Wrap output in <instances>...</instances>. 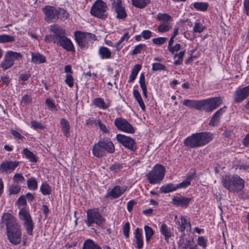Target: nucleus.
<instances>
[{"label": "nucleus", "mask_w": 249, "mask_h": 249, "mask_svg": "<svg viewBox=\"0 0 249 249\" xmlns=\"http://www.w3.org/2000/svg\"><path fill=\"white\" fill-rule=\"evenodd\" d=\"M1 224L6 226L7 238L12 244L17 245L21 241L22 231L20 225L10 213H4L1 218Z\"/></svg>", "instance_id": "f257e3e1"}, {"label": "nucleus", "mask_w": 249, "mask_h": 249, "mask_svg": "<svg viewBox=\"0 0 249 249\" xmlns=\"http://www.w3.org/2000/svg\"><path fill=\"white\" fill-rule=\"evenodd\" d=\"M212 134L206 132L193 134L186 138L184 141V145L190 148L203 146L209 143L212 140Z\"/></svg>", "instance_id": "f03ea898"}, {"label": "nucleus", "mask_w": 249, "mask_h": 249, "mask_svg": "<svg viewBox=\"0 0 249 249\" xmlns=\"http://www.w3.org/2000/svg\"><path fill=\"white\" fill-rule=\"evenodd\" d=\"M223 185L230 192L241 190L244 186V181L238 176H225L222 180Z\"/></svg>", "instance_id": "7ed1b4c3"}, {"label": "nucleus", "mask_w": 249, "mask_h": 249, "mask_svg": "<svg viewBox=\"0 0 249 249\" xmlns=\"http://www.w3.org/2000/svg\"><path fill=\"white\" fill-rule=\"evenodd\" d=\"M165 172L164 166L157 164L146 175L147 179L150 184H159L162 180Z\"/></svg>", "instance_id": "20e7f679"}, {"label": "nucleus", "mask_w": 249, "mask_h": 249, "mask_svg": "<svg viewBox=\"0 0 249 249\" xmlns=\"http://www.w3.org/2000/svg\"><path fill=\"white\" fill-rule=\"evenodd\" d=\"M108 7L107 4L102 0L94 2L90 9V14L98 18L105 19L107 16Z\"/></svg>", "instance_id": "39448f33"}, {"label": "nucleus", "mask_w": 249, "mask_h": 249, "mask_svg": "<svg viewBox=\"0 0 249 249\" xmlns=\"http://www.w3.org/2000/svg\"><path fill=\"white\" fill-rule=\"evenodd\" d=\"M87 217V218L85 221L88 227L91 226L94 223L99 226H102L105 221L104 218L101 216L97 209L88 210Z\"/></svg>", "instance_id": "423d86ee"}, {"label": "nucleus", "mask_w": 249, "mask_h": 249, "mask_svg": "<svg viewBox=\"0 0 249 249\" xmlns=\"http://www.w3.org/2000/svg\"><path fill=\"white\" fill-rule=\"evenodd\" d=\"M74 36L77 43L81 48L86 47L89 42L96 39L95 35L79 31L74 32Z\"/></svg>", "instance_id": "0eeeda50"}, {"label": "nucleus", "mask_w": 249, "mask_h": 249, "mask_svg": "<svg viewBox=\"0 0 249 249\" xmlns=\"http://www.w3.org/2000/svg\"><path fill=\"white\" fill-rule=\"evenodd\" d=\"M116 139L119 142L131 151H135L136 150V142L132 138L124 135L118 134Z\"/></svg>", "instance_id": "6e6552de"}, {"label": "nucleus", "mask_w": 249, "mask_h": 249, "mask_svg": "<svg viewBox=\"0 0 249 249\" xmlns=\"http://www.w3.org/2000/svg\"><path fill=\"white\" fill-rule=\"evenodd\" d=\"M114 124L119 130L126 133H134L135 131L127 120L122 118H116L114 121Z\"/></svg>", "instance_id": "1a4fd4ad"}, {"label": "nucleus", "mask_w": 249, "mask_h": 249, "mask_svg": "<svg viewBox=\"0 0 249 249\" xmlns=\"http://www.w3.org/2000/svg\"><path fill=\"white\" fill-rule=\"evenodd\" d=\"M58 8L51 6H47L43 8V11L47 21L55 22L59 18Z\"/></svg>", "instance_id": "9d476101"}, {"label": "nucleus", "mask_w": 249, "mask_h": 249, "mask_svg": "<svg viewBox=\"0 0 249 249\" xmlns=\"http://www.w3.org/2000/svg\"><path fill=\"white\" fill-rule=\"evenodd\" d=\"M54 43L59 46L62 47L68 51H72L74 49L72 42L65 35L61 36H57L54 38Z\"/></svg>", "instance_id": "9b49d317"}, {"label": "nucleus", "mask_w": 249, "mask_h": 249, "mask_svg": "<svg viewBox=\"0 0 249 249\" xmlns=\"http://www.w3.org/2000/svg\"><path fill=\"white\" fill-rule=\"evenodd\" d=\"M18 164V161L4 160L0 165V171L2 173H11L15 169Z\"/></svg>", "instance_id": "f8f14e48"}, {"label": "nucleus", "mask_w": 249, "mask_h": 249, "mask_svg": "<svg viewBox=\"0 0 249 249\" xmlns=\"http://www.w3.org/2000/svg\"><path fill=\"white\" fill-rule=\"evenodd\" d=\"M206 112H212L217 108L223 103L221 97H217L207 99Z\"/></svg>", "instance_id": "ddd939ff"}, {"label": "nucleus", "mask_w": 249, "mask_h": 249, "mask_svg": "<svg viewBox=\"0 0 249 249\" xmlns=\"http://www.w3.org/2000/svg\"><path fill=\"white\" fill-rule=\"evenodd\" d=\"M126 187H121L119 185L114 186L111 191L108 192L106 197L110 199H116L122 195L126 191Z\"/></svg>", "instance_id": "4468645a"}, {"label": "nucleus", "mask_w": 249, "mask_h": 249, "mask_svg": "<svg viewBox=\"0 0 249 249\" xmlns=\"http://www.w3.org/2000/svg\"><path fill=\"white\" fill-rule=\"evenodd\" d=\"M112 6L116 13V18H117L124 19L126 17V13L124 8L122 6L121 0H116V1L113 3Z\"/></svg>", "instance_id": "2eb2a0df"}, {"label": "nucleus", "mask_w": 249, "mask_h": 249, "mask_svg": "<svg viewBox=\"0 0 249 249\" xmlns=\"http://www.w3.org/2000/svg\"><path fill=\"white\" fill-rule=\"evenodd\" d=\"M249 95V85L241 89H238L234 93V99L236 102L243 101Z\"/></svg>", "instance_id": "dca6fc26"}, {"label": "nucleus", "mask_w": 249, "mask_h": 249, "mask_svg": "<svg viewBox=\"0 0 249 249\" xmlns=\"http://www.w3.org/2000/svg\"><path fill=\"white\" fill-rule=\"evenodd\" d=\"M103 149L106 153L112 154L115 151V146L110 139H103L98 141Z\"/></svg>", "instance_id": "f3484780"}, {"label": "nucleus", "mask_w": 249, "mask_h": 249, "mask_svg": "<svg viewBox=\"0 0 249 249\" xmlns=\"http://www.w3.org/2000/svg\"><path fill=\"white\" fill-rule=\"evenodd\" d=\"M160 231L166 242H168L169 238L173 236V229L164 223L160 224Z\"/></svg>", "instance_id": "a211bd4d"}, {"label": "nucleus", "mask_w": 249, "mask_h": 249, "mask_svg": "<svg viewBox=\"0 0 249 249\" xmlns=\"http://www.w3.org/2000/svg\"><path fill=\"white\" fill-rule=\"evenodd\" d=\"M178 229L182 233L179 242H180L181 240H183L184 236H185V230L188 227L190 230L191 229V226L190 223L188 221V219L185 216H181L180 218V221L178 222Z\"/></svg>", "instance_id": "6ab92c4d"}, {"label": "nucleus", "mask_w": 249, "mask_h": 249, "mask_svg": "<svg viewBox=\"0 0 249 249\" xmlns=\"http://www.w3.org/2000/svg\"><path fill=\"white\" fill-rule=\"evenodd\" d=\"M225 108H226L225 107L220 108L214 113L209 123L210 125L214 126L218 124L220 117L225 112Z\"/></svg>", "instance_id": "aec40b11"}, {"label": "nucleus", "mask_w": 249, "mask_h": 249, "mask_svg": "<svg viewBox=\"0 0 249 249\" xmlns=\"http://www.w3.org/2000/svg\"><path fill=\"white\" fill-rule=\"evenodd\" d=\"M134 241L137 244L136 248L138 249H142L143 247V241L141 230L137 228L134 231Z\"/></svg>", "instance_id": "412c9836"}, {"label": "nucleus", "mask_w": 249, "mask_h": 249, "mask_svg": "<svg viewBox=\"0 0 249 249\" xmlns=\"http://www.w3.org/2000/svg\"><path fill=\"white\" fill-rule=\"evenodd\" d=\"M191 201V198L182 196L174 197L173 202L174 205L180 206L182 207L186 208Z\"/></svg>", "instance_id": "4be33fe9"}, {"label": "nucleus", "mask_w": 249, "mask_h": 249, "mask_svg": "<svg viewBox=\"0 0 249 249\" xmlns=\"http://www.w3.org/2000/svg\"><path fill=\"white\" fill-rule=\"evenodd\" d=\"M92 152L93 155L98 158H101L106 155L99 142L94 144L92 149Z\"/></svg>", "instance_id": "5701e85b"}, {"label": "nucleus", "mask_w": 249, "mask_h": 249, "mask_svg": "<svg viewBox=\"0 0 249 249\" xmlns=\"http://www.w3.org/2000/svg\"><path fill=\"white\" fill-rule=\"evenodd\" d=\"M31 61L36 64H41L46 62V57L39 53H31Z\"/></svg>", "instance_id": "b1692460"}, {"label": "nucleus", "mask_w": 249, "mask_h": 249, "mask_svg": "<svg viewBox=\"0 0 249 249\" xmlns=\"http://www.w3.org/2000/svg\"><path fill=\"white\" fill-rule=\"evenodd\" d=\"M19 218L23 222L32 220L29 210L25 208H21L19 212Z\"/></svg>", "instance_id": "393cba45"}, {"label": "nucleus", "mask_w": 249, "mask_h": 249, "mask_svg": "<svg viewBox=\"0 0 249 249\" xmlns=\"http://www.w3.org/2000/svg\"><path fill=\"white\" fill-rule=\"evenodd\" d=\"M60 125L62 131L66 137L70 136V124L69 122L65 119H61L60 120Z\"/></svg>", "instance_id": "a878e982"}, {"label": "nucleus", "mask_w": 249, "mask_h": 249, "mask_svg": "<svg viewBox=\"0 0 249 249\" xmlns=\"http://www.w3.org/2000/svg\"><path fill=\"white\" fill-rule=\"evenodd\" d=\"M157 19L161 23H171L173 20V18L167 13H160L157 15Z\"/></svg>", "instance_id": "bb28decb"}, {"label": "nucleus", "mask_w": 249, "mask_h": 249, "mask_svg": "<svg viewBox=\"0 0 249 249\" xmlns=\"http://www.w3.org/2000/svg\"><path fill=\"white\" fill-rule=\"evenodd\" d=\"M87 123L89 124H94L95 126H98L99 127L100 129L104 133H109V131L106 127V126L105 124H103L101 123V120L99 119L96 120H91V119H89Z\"/></svg>", "instance_id": "cd10ccee"}, {"label": "nucleus", "mask_w": 249, "mask_h": 249, "mask_svg": "<svg viewBox=\"0 0 249 249\" xmlns=\"http://www.w3.org/2000/svg\"><path fill=\"white\" fill-rule=\"evenodd\" d=\"M98 53L103 59H108L111 57V52L107 47L104 46H102L99 48Z\"/></svg>", "instance_id": "c85d7f7f"}, {"label": "nucleus", "mask_w": 249, "mask_h": 249, "mask_svg": "<svg viewBox=\"0 0 249 249\" xmlns=\"http://www.w3.org/2000/svg\"><path fill=\"white\" fill-rule=\"evenodd\" d=\"M82 249H101V248L92 240L88 239L84 242Z\"/></svg>", "instance_id": "c756f323"}, {"label": "nucleus", "mask_w": 249, "mask_h": 249, "mask_svg": "<svg viewBox=\"0 0 249 249\" xmlns=\"http://www.w3.org/2000/svg\"><path fill=\"white\" fill-rule=\"evenodd\" d=\"M93 103L96 107L103 109H106L109 107V103H105L102 98L99 97L95 98Z\"/></svg>", "instance_id": "7c9ffc66"}, {"label": "nucleus", "mask_w": 249, "mask_h": 249, "mask_svg": "<svg viewBox=\"0 0 249 249\" xmlns=\"http://www.w3.org/2000/svg\"><path fill=\"white\" fill-rule=\"evenodd\" d=\"M177 189V185L173 183H169L162 186L160 188L161 192L166 194L174 191Z\"/></svg>", "instance_id": "2f4dec72"}, {"label": "nucleus", "mask_w": 249, "mask_h": 249, "mask_svg": "<svg viewBox=\"0 0 249 249\" xmlns=\"http://www.w3.org/2000/svg\"><path fill=\"white\" fill-rule=\"evenodd\" d=\"M13 65L12 60L9 58L8 55L5 54L3 60L0 64L1 68L3 70H6L11 67Z\"/></svg>", "instance_id": "473e14b6"}, {"label": "nucleus", "mask_w": 249, "mask_h": 249, "mask_svg": "<svg viewBox=\"0 0 249 249\" xmlns=\"http://www.w3.org/2000/svg\"><path fill=\"white\" fill-rule=\"evenodd\" d=\"M51 31L53 32L54 36H61L65 35V31L56 25L51 26Z\"/></svg>", "instance_id": "72a5a7b5"}, {"label": "nucleus", "mask_w": 249, "mask_h": 249, "mask_svg": "<svg viewBox=\"0 0 249 249\" xmlns=\"http://www.w3.org/2000/svg\"><path fill=\"white\" fill-rule=\"evenodd\" d=\"M28 188L32 191L36 190L37 189V181L35 177H31L27 180Z\"/></svg>", "instance_id": "f704fd0d"}, {"label": "nucleus", "mask_w": 249, "mask_h": 249, "mask_svg": "<svg viewBox=\"0 0 249 249\" xmlns=\"http://www.w3.org/2000/svg\"><path fill=\"white\" fill-rule=\"evenodd\" d=\"M133 94L134 95V97H135V99L137 100L138 103H139L141 109L144 111L145 109V106L144 105V104L142 101V98L141 97V95L138 90L135 89L133 90Z\"/></svg>", "instance_id": "c9c22d12"}, {"label": "nucleus", "mask_w": 249, "mask_h": 249, "mask_svg": "<svg viewBox=\"0 0 249 249\" xmlns=\"http://www.w3.org/2000/svg\"><path fill=\"white\" fill-rule=\"evenodd\" d=\"M139 83L142 91V94L145 98H147V88L145 83V77L143 73H141L140 76Z\"/></svg>", "instance_id": "e433bc0d"}, {"label": "nucleus", "mask_w": 249, "mask_h": 249, "mask_svg": "<svg viewBox=\"0 0 249 249\" xmlns=\"http://www.w3.org/2000/svg\"><path fill=\"white\" fill-rule=\"evenodd\" d=\"M149 2V0H132V4L139 8H144Z\"/></svg>", "instance_id": "4c0bfd02"}, {"label": "nucleus", "mask_w": 249, "mask_h": 249, "mask_svg": "<svg viewBox=\"0 0 249 249\" xmlns=\"http://www.w3.org/2000/svg\"><path fill=\"white\" fill-rule=\"evenodd\" d=\"M40 190L43 195H49L51 194V187L47 183L43 182L41 184Z\"/></svg>", "instance_id": "58836bf2"}, {"label": "nucleus", "mask_w": 249, "mask_h": 249, "mask_svg": "<svg viewBox=\"0 0 249 249\" xmlns=\"http://www.w3.org/2000/svg\"><path fill=\"white\" fill-rule=\"evenodd\" d=\"M172 25L171 23H161L158 27V31L160 33L167 32L171 29Z\"/></svg>", "instance_id": "ea45409f"}, {"label": "nucleus", "mask_w": 249, "mask_h": 249, "mask_svg": "<svg viewBox=\"0 0 249 249\" xmlns=\"http://www.w3.org/2000/svg\"><path fill=\"white\" fill-rule=\"evenodd\" d=\"M141 69V66L137 64L133 68L131 74L129 78V82H132L136 78L139 71Z\"/></svg>", "instance_id": "a19ab883"}, {"label": "nucleus", "mask_w": 249, "mask_h": 249, "mask_svg": "<svg viewBox=\"0 0 249 249\" xmlns=\"http://www.w3.org/2000/svg\"><path fill=\"white\" fill-rule=\"evenodd\" d=\"M193 175L189 176L182 182L177 185V189L179 188H185L191 184V181L193 179Z\"/></svg>", "instance_id": "79ce46f5"}, {"label": "nucleus", "mask_w": 249, "mask_h": 249, "mask_svg": "<svg viewBox=\"0 0 249 249\" xmlns=\"http://www.w3.org/2000/svg\"><path fill=\"white\" fill-rule=\"evenodd\" d=\"M23 225L26 230L27 234L30 235H32L34 228V223L33 220L23 222Z\"/></svg>", "instance_id": "37998d69"}, {"label": "nucleus", "mask_w": 249, "mask_h": 249, "mask_svg": "<svg viewBox=\"0 0 249 249\" xmlns=\"http://www.w3.org/2000/svg\"><path fill=\"white\" fill-rule=\"evenodd\" d=\"M6 54L12 60L13 64H14L15 61L19 60L22 57V55L20 53L13 51L8 52Z\"/></svg>", "instance_id": "c03bdc74"}, {"label": "nucleus", "mask_w": 249, "mask_h": 249, "mask_svg": "<svg viewBox=\"0 0 249 249\" xmlns=\"http://www.w3.org/2000/svg\"><path fill=\"white\" fill-rule=\"evenodd\" d=\"M21 187L16 183H13L9 187V195H16L19 193Z\"/></svg>", "instance_id": "a18cd8bd"}, {"label": "nucleus", "mask_w": 249, "mask_h": 249, "mask_svg": "<svg viewBox=\"0 0 249 249\" xmlns=\"http://www.w3.org/2000/svg\"><path fill=\"white\" fill-rule=\"evenodd\" d=\"M23 154L25 155V157L29 159L31 162H36V159L35 155L30 151L27 148H24L23 150Z\"/></svg>", "instance_id": "49530a36"}, {"label": "nucleus", "mask_w": 249, "mask_h": 249, "mask_svg": "<svg viewBox=\"0 0 249 249\" xmlns=\"http://www.w3.org/2000/svg\"><path fill=\"white\" fill-rule=\"evenodd\" d=\"M129 38V34L128 32L124 33V36L120 38L119 41L115 44V47H116L117 50H120L122 48V46H121L124 41L126 42Z\"/></svg>", "instance_id": "de8ad7c7"}, {"label": "nucleus", "mask_w": 249, "mask_h": 249, "mask_svg": "<svg viewBox=\"0 0 249 249\" xmlns=\"http://www.w3.org/2000/svg\"><path fill=\"white\" fill-rule=\"evenodd\" d=\"M207 99L196 100V109L199 110H204L206 111Z\"/></svg>", "instance_id": "09e8293b"}, {"label": "nucleus", "mask_w": 249, "mask_h": 249, "mask_svg": "<svg viewBox=\"0 0 249 249\" xmlns=\"http://www.w3.org/2000/svg\"><path fill=\"white\" fill-rule=\"evenodd\" d=\"M209 5L206 2H196L194 4V7L198 10L206 11Z\"/></svg>", "instance_id": "8fccbe9b"}, {"label": "nucleus", "mask_w": 249, "mask_h": 249, "mask_svg": "<svg viewBox=\"0 0 249 249\" xmlns=\"http://www.w3.org/2000/svg\"><path fill=\"white\" fill-rule=\"evenodd\" d=\"M13 180L14 181L13 183H16L17 184L24 183L25 181L24 177L20 173L16 174L13 178Z\"/></svg>", "instance_id": "3c124183"}, {"label": "nucleus", "mask_w": 249, "mask_h": 249, "mask_svg": "<svg viewBox=\"0 0 249 249\" xmlns=\"http://www.w3.org/2000/svg\"><path fill=\"white\" fill-rule=\"evenodd\" d=\"M144 230L145 234L146 240V241H148L154 234V231L152 228L148 226H145L144 227Z\"/></svg>", "instance_id": "603ef678"}, {"label": "nucleus", "mask_w": 249, "mask_h": 249, "mask_svg": "<svg viewBox=\"0 0 249 249\" xmlns=\"http://www.w3.org/2000/svg\"><path fill=\"white\" fill-rule=\"evenodd\" d=\"M15 40L14 36L7 35H0V43L11 42Z\"/></svg>", "instance_id": "864d4df0"}, {"label": "nucleus", "mask_w": 249, "mask_h": 249, "mask_svg": "<svg viewBox=\"0 0 249 249\" xmlns=\"http://www.w3.org/2000/svg\"><path fill=\"white\" fill-rule=\"evenodd\" d=\"M123 168V166L119 163H115L110 165L109 169L113 173H117L121 170Z\"/></svg>", "instance_id": "5fc2aeb1"}, {"label": "nucleus", "mask_w": 249, "mask_h": 249, "mask_svg": "<svg viewBox=\"0 0 249 249\" xmlns=\"http://www.w3.org/2000/svg\"><path fill=\"white\" fill-rule=\"evenodd\" d=\"M193 240H187L182 249H198L197 245H193Z\"/></svg>", "instance_id": "6e6d98bb"}, {"label": "nucleus", "mask_w": 249, "mask_h": 249, "mask_svg": "<svg viewBox=\"0 0 249 249\" xmlns=\"http://www.w3.org/2000/svg\"><path fill=\"white\" fill-rule=\"evenodd\" d=\"M58 12H59V18L61 20H65L69 17V13L66 10L58 8Z\"/></svg>", "instance_id": "4d7b16f0"}, {"label": "nucleus", "mask_w": 249, "mask_h": 249, "mask_svg": "<svg viewBox=\"0 0 249 249\" xmlns=\"http://www.w3.org/2000/svg\"><path fill=\"white\" fill-rule=\"evenodd\" d=\"M204 26L200 23L196 22L193 28V31L195 33H202L204 29Z\"/></svg>", "instance_id": "13d9d810"}, {"label": "nucleus", "mask_w": 249, "mask_h": 249, "mask_svg": "<svg viewBox=\"0 0 249 249\" xmlns=\"http://www.w3.org/2000/svg\"><path fill=\"white\" fill-rule=\"evenodd\" d=\"M146 46L144 44H139L135 47L132 50L131 54L133 55L140 53L142 50L145 49Z\"/></svg>", "instance_id": "bf43d9fd"}, {"label": "nucleus", "mask_w": 249, "mask_h": 249, "mask_svg": "<svg viewBox=\"0 0 249 249\" xmlns=\"http://www.w3.org/2000/svg\"><path fill=\"white\" fill-rule=\"evenodd\" d=\"M152 70L157 71L159 70H166V67L163 64L160 63H154L152 64Z\"/></svg>", "instance_id": "052dcab7"}, {"label": "nucleus", "mask_w": 249, "mask_h": 249, "mask_svg": "<svg viewBox=\"0 0 249 249\" xmlns=\"http://www.w3.org/2000/svg\"><path fill=\"white\" fill-rule=\"evenodd\" d=\"M196 100H185L183 102V105L191 108H195L196 107Z\"/></svg>", "instance_id": "680f3d73"}, {"label": "nucleus", "mask_w": 249, "mask_h": 249, "mask_svg": "<svg viewBox=\"0 0 249 249\" xmlns=\"http://www.w3.org/2000/svg\"><path fill=\"white\" fill-rule=\"evenodd\" d=\"M167 38L166 37H160L153 38L152 41L154 44L157 45H162L167 40Z\"/></svg>", "instance_id": "e2e57ef3"}, {"label": "nucleus", "mask_w": 249, "mask_h": 249, "mask_svg": "<svg viewBox=\"0 0 249 249\" xmlns=\"http://www.w3.org/2000/svg\"><path fill=\"white\" fill-rule=\"evenodd\" d=\"M66 83L71 88L73 86V78L71 74H67L65 79Z\"/></svg>", "instance_id": "0e129e2a"}, {"label": "nucleus", "mask_w": 249, "mask_h": 249, "mask_svg": "<svg viewBox=\"0 0 249 249\" xmlns=\"http://www.w3.org/2000/svg\"><path fill=\"white\" fill-rule=\"evenodd\" d=\"M197 244L203 248H206L207 246V239L203 236H199L198 238Z\"/></svg>", "instance_id": "69168bd1"}, {"label": "nucleus", "mask_w": 249, "mask_h": 249, "mask_svg": "<svg viewBox=\"0 0 249 249\" xmlns=\"http://www.w3.org/2000/svg\"><path fill=\"white\" fill-rule=\"evenodd\" d=\"M31 124L34 129H43L45 128V126L41 123L36 121H32Z\"/></svg>", "instance_id": "338daca9"}, {"label": "nucleus", "mask_w": 249, "mask_h": 249, "mask_svg": "<svg viewBox=\"0 0 249 249\" xmlns=\"http://www.w3.org/2000/svg\"><path fill=\"white\" fill-rule=\"evenodd\" d=\"M46 104L48 106V107L49 108H51V109L54 110V111L57 110L56 106L53 103V102L52 101V100L50 99V98H47L46 100Z\"/></svg>", "instance_id": "774afa93"}]
</instances>
